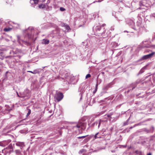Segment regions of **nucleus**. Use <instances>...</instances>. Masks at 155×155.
Here are the masks:
<instances>
[{"mask_svg":"<svg viewBox=\"0 0 155 155\" xmlns=\"http://www.w3.org/2000/svg\"><path fill=\"white\" fill-rule=\"evenodd\" d=\"M38 7L40 8H46V5L44 4H41L38 6Z\"/></svg>","mask_w":155,"mask_h":155,"instance_id":"7","label":"nucleus"},{"mask_svg":"<svg viewBox=\"0 0 155 155\" xmlns=\"http://www.w3.org/2000/svg\"><path fill=\"white\" fill-rule=\"evenodd\" d=\"M34 2V3L35 4H37L38 3V0H33Z\"/></svg>","mask_w":155,"mask_h":155,"instance_id":"18","label":"nucleus"},{"mask_svg":"<svg viewBox=\"0 0 155 155\" xmlns=\"http://www.w3.org/2000/svg\"><path fill=\"white\" fill-rule=\"evenodd\" d=\"M85 151V150L84 149H82V150H80L79 152V153H82V152H84Z\"/></svg>","mask_w":155,"mask_h":155,"instance_id":"17","label":"nucleus"},{"mask_svg":"<svg viewBox=\"0 0 155 155\" xmlns=\"http://www.w3.org/2000/svg\"><path fill=\"white\" fill-rule=\"evenodd\" d=\"M31 113V110L30 109L28 110V113H27V116H28Z\"/></svg>","mask_w":155,"mask_h":155,"instance_id":"15","label":"nucleus"},{"mask_svg":"<svg viewBox=\"0 0 155 155\" xmlns=\"http://www.w3.org/2000/svg\"><path fill=\"white\" fill-rule=\"evenodd\" d=\"M31 29L32 30V28H31Z\"/></svg>","mask_w":155,"mask_h":155,"instance_id":"36","label":"nucleus"},{"mask_svg":"<svg viewBox=\"0 0 155 155\" xmlns=\"http://www.w3.org/2000/svg\"><path fill=\"white\" fill-rule=\"evenodd\" d=\"M63 97V94L61 93H59L56 94L54 97V98L58 101H60Z\"/></svg>","mask_w":155,"mask_h":155,"instance_id":"1","label":"nucleus"},{"mask_svg":"<svg viewBox=\"0 0 155 155\" xmlns=\"http://www.w3.org/2000/svg\"><path fill=\"white\" fill-rule=\"evenodd\" d=\"M7 144L5 141L0 142V146L2 147H4Z\"/></svg>","mask_w":155,"mask_h":155,"instance_id":"5","label":"nucleus"},{"mask_svg":"<svg viewBox=\"0 0 155 155\" xmlns=\"http://www.w3.org/2000/svg\"><path fill=\"white\" fill-rule=\"evenodd\" d=\"M17 37H18V39L19 40L20 38V37L19 36H18Z\"/></svg>","mask_w":155,"mask_h":155,"instance_id":"28","label":"nucleus"},{"mask_svg":"<svg viewBox=\"0 0 155 155\" xmlns=\"http://www.w3.org/2000/svg\"><path fill=\"white\" fill-rule=\"evenodd\" d=\"M155 54V52H153L151 53L143 56L140 60L146 59L151 57Z\"/></svg>","mask_w":155,"mask_h":155,"instance_id":"2","label":"nucleus"},{"mask_svg":"<svg viewBox=\"0 0 155 155\" xmlns=\"http://www.w3.org/2000/svg\"><path fill=\"white\" fill-rule=\"evenodd\" d=\"M111 115L109 114V115H107V117H110Z\"/></svg>","mask_w":155,"mask_h":155,"instance_id":"25","label":"nucleus"},{"mask_svg":"<svg viewBox=\"0 0 155 155\" xmlns=\"http://www.w3.org/2000/svg\"><path fill=\"white\" fill-rule=\"evenodd\" d=\"M11 29L12 28H5L4 29V30L5 31H8L11 30Z\"/></svg>","mask_w":155,"mask_h":155,"instance_id":"8","label":"nucleus"},{"mask_svg":"<svg viewBox=\"0 0 155 155\" xmlns=\"http://www.w3.org/2000/svg\"><path fill=\"white\" fill-rule=\"evenodd\" d=\"M105 25V24H103L101 26H104V25Z\"/></svg>","mask_w":155,"mask_h":155,"instance_id":"27","label":"nucleus"},{"mask_svg":"<svg viewBox=\"0 0 155 155\" xmlns=\"http://www.w3.org/2000/svg\"><path fill=\"white\" fill-rule=\"evenodd\" d=\"M146 2V0H143L140 2V6H145V5L144 4Z\"/></svg>","mask_w":155,"mask_h":155,"instance_id":"6","label":"nucleus"},{"mask_svg":"<svg viewBox=\"0 0 155 155\" xmlns=\"http://www.w3.org/2000/svg\"><path fill=\"white\" fill-rule=\"evenodd\" d=\"M154 48H155V46H154Z\"/></svg>","mask_w":155,"mask_h":155,"instance_id":"37","label":"nucleus"},{"mask_svg":"<svg viewBox=\"0 0 155 155\" xmlns=\"http://www.w3.org/2000/svg\"><path fill=\"white\" fill-rule=\"evenodd\" d=\"M97 86H98V84H96V87H95V89L94 91L93 92V93H95L97 91Z\"/></svg>","mask_w":155,"mask_h":155,"instance_id":"12","label":"nucleus"},{"mask_svg":"<svg viewBox=\"0 0 155 155\" xmlns=\"http://www.w3.org/2000/svg\"><path fill=\"white\" fill-rule=\"evenodd\" d=\"M91 77V75H90V74H88L86 75L85 77V78L87 79L88 78H90Z\"/></svg>","mask_w":155,"mask_h":155,"instance_id":"14","label":"nucleus"},{"mask_svg":"<svg viewBox=\"0 0 155 155\" xmlns=\"http://www.w3.org/2000/svg\"><path fill=\"white\" fill-rule=\"evenodd\" d=\"M145 68V67H144V68H143L142 69H141L140 70V72H141V73H142V72H143V71H142V70H143V69H144Z\"/></svg>","mask_w":155,"mask_h":155,"instance_id":"23","label":"nucleus"},{"mask_svg":"<svg viewBox=\"0 0 155 155\" xmlns=\"http://www.w3.org/2000/svg\"><path fill=\"white\" fill-rule=\"evenodd\" d=\"M32 73L34 74H36L38 73V71H34L33 72L32 71Z\"/></svg>","mask_w":155,"mask_h":155,"instance_id":"20","label":"nucleus"},{"mask_svg":"<svg viewBox=\"0 0 155 155\" xmlns=\"http://www.w3.org/2000/svg\"><path fill=\"white\" fill-rule=\"evenodd\" d=\"M45 0H42L43 2H44Z\"/></svg>","mask_w":155,"mask_h":155,"instance_id":"32","label":"nucleus"},{"mask_svg":"<svg viewBox=\"0 0 155 155\" xmlns=\"http://www.w3.org/2000/svg\"><path fill=\"white\" fill-rule=\"evenodd\" d=\"M101 2V1H98V2Z\"/></svg>","mask_w":155,"mask_h":155,"instance_id":"34","label":"nucleus"},{"mask_svg":"<svg viewBox=\"0 0 155 155\" xmlns=\"http://www.w3.org/2000/svg\"><path fill=\"white\" fill-rule=\"evenodd\" d=\"M28 72H31V73L32 72V71H28Z\"/></svg>","mask_w":155,"mask_h":155,"instance_id":"30","label":"nucleus"},{"mask_svg":"<svg viewBox=\"0 0 155 155\" xmlns=\"http://www.w3.org/2000/svg\"><path fill=\"white\" fill-rule=\"evenodd\" d=\"M81 125L80 124H78L76 125L75 127H77L78 128H79L80 127Z\"/></svg>","mask_w":155,"mask_h":155,"instance_id":"19","label":"nucleus"},{"mask_svg":"<svg viewBox=\"0 0 155 155\" xmlns=\"http://www.w3.org/2000/svg\"><path fill=\"white\" fill-rule=\"evenodd\" d=\"M17 94L18 96V97H23V96H22L21 95H19L18 94V92H17Z\"/></svg>","mask_w":155,"mask_h":155,"instance_id":"21","label":"nucleus"},{"mask_svg":"<svg viewBox=\"0 0 155 155\" xmlns=\"http://www.w3.org/2000/svg\"><path fill=\"white\" fill-rule=\"evenodd\" d=\"M15 152L17 154H20L21 153V152L20 150H16L15 151Z\"/></svg>","mask_w":155,"mask_h":155,"instance_id":"9","label":"nucleus"},{"mask_svg":"<svg viewBox=\"0 0 155 155\" xmlns=\"http://www.w3.org/2000/svg\"><path fill=\"white\" fill-rule=\"evenodd\" d=\"M96 2H97V1H96ZM95 2H94V3H95Z\"/></svg>","mask_w":155,"mask_h":155,"instance_id":"35","label":"nucleus"},{"mask_svg":"<svg viewBox=\"0 0 155 155\" xmlns=\"http://www.w3.org/2000/svg\"><path fill=\"white\" fill-rule=\"evenodd\" d=\"M49 40L44 39L42 40V43L43 44H49Z\"/></svg>","mask_w":155,"mask_h":155,"instance_id":"4","label":"nucleus"},{"mask_svg":"<svg viewBox=\"0 0 155 155\" xmlns=\"http://www.w3.org/2000/svg\"><path fill=\"white\" fill-rule=\"evenodd\" d=\"M102 114H103V113H102ZM99 114H101V113H99Z\"/></svg>","mask_w":155,"mask_h":155,"instance_id":"33","label":"nucleus"},{"mask_svg":"<svg viewBox=\"0 0 155 155\" xmlns=\"http://www.w3.org/2000/svg\"><path fill=\"white\" fill-rule=\"evenodd\" d=\"M60 10L61 11H64L65 10V9L63 8H62V7H61L60 8Z\"/></svg>","mask_w":155,"mask_h":155,"instance_id":"16","label":"nucleus"},{"mask_svg":"<svg viewBox=\"0 0 155 155\" xmlns=\"http://www.w3.org/2000/svg\"><path fill=\"white\" fill-rule=\"evenodd\" d=\"M101 29V27H99V28L98 27L97 28H96V29L97 30H98L99 31H100Z\"/></svg>","mask_w":155,"mask_h":155,"instance_id":"22","label":"nucleus"},{"mask_svg":"<svg viewBox=\"0 0 155 155\" xmlns=\"http://www.w3.org/2000/svg\"><path fill=\"white\" fill-rule=\"evenodd\" d=\"M9 147L10 148V149H12V145L11 144H10L9 145Z\"/></svg>","mask_w":155,"mask_h":155,"instance_id":"24","label":"nucleus"},{"mask_svg":"<svg viewBox=\"0 0 155 155\" xmlns=\"http://www.w3.org/2000/svg\"><path fill=\"white\" fill-rule=\"evenodd\" d=\"M99 133H97V134H95V135H94V137L93 140H94L97 138L98 137L97 136V135L99 134Z\"/></svg>","mask_w":155,"mask_h":155,"instance_id":"10","label":"nucleus"},{"mask_svg":"<svg viewBox=\"0 0 155 155\" xmlns=\"http://www.w3.org/2000/svg\"><path fill=\"white\" fill-rule=\"evenodd\" d=\"M87 136V135L85 136H81V137H78V138L79 139H80L81 138H85V137H86Z\"/></svg>","mask_w":155,"mask_h":155,"instance_id":"13","label":"nucleus"},{"mask_svg":"<svg viewBox=\"0 0 155 155\" xmlns=\"http://www.w3.org/2000/svg\"><path fill=\"white\" fill-rule=\"evenodd\" d=\"M147 155H151V153H148Z\"/></svg>","mask_w":155,"mask_h":155,"instance_id":"26","label":"nucleus"},{"mask_svg":"<svg viewBox=\"0 0 155 155\" xmlns=\"http://www.w3.org/2000/svg\"><path fill=\"white\" fill-rule=\"evenodd\" d=\"M100 123H99V125H98V127H99V126H100Z\"/></svg>","mask_w":155,"mask_h":155,"instance_id":"31","label":"nucleus"},{"mask_svg":"<svg viewBox=\"0 0 155 155\" xmlns=\"http://www.w3.org/2000/svg\"><path fill=\"white\" fill-rule=\"evenodd\" d=\"M64 27H65V28H66V29L68 30L70 29L69 26L68 25H65Z\"/></svg>","mask_w":155,"mask_h":155,"instance_id":"11","label":"nucleus"},{"mask_svg":"<svg viewBox=\"0 0 155 155\" xmlns=\"http://www.w3.org/2000/svg\"><path fill=\"white\" fill-rule=\"evenodd\" d=\"M101 136H98L97 138H101Z\"/></svg>","mask_w":155,"mask_h":155,"instance_id":"29","label":"nucleus"},{"mask_svg":"<svg viewBox=\"0 0 155 155\" xmlns=\"http://www.w3.org/2000/svg\"><path fill=\"white\" fill-rule=\"evenodd\" d=\"M15 144L18 146L20 147L21 149L25 146L24 143L23 142H18L16 143Z\"/></svg>","mask_w":155,"mask_h":155,"instance_id":"3","label":"nucleus"}]
</instances>
